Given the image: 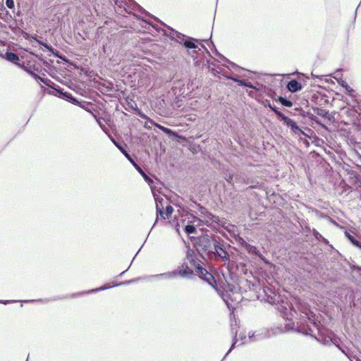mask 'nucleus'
Listing matches in <instances>:
<instances>
[{
  "label": "nucleus",
  "instance_id": "obj_1",
  "mask_svg": "<svg viewBox=\"0 0 361 361\" xmlns=\"http://www.w3.org/2000/svg\"><path fill=\"white\" fill-rule=\"evenodd\" d=\"M299 310L302 314H304L311 324L317 329L319 338H317L315 335L312 334V329L309 325L301 326L297 328L296 332L302 334L306 336H310L317 341L321 342L324 345H329L331 343L337 345L338 341L335 334L331 331L329 334H325L324 330L321 328L319 323L317 321L315 314L310 309L307 305H300Z\"/></svg>",
  "mask_w": 361,
  "mask_h": 361
},
{
  "label": "nucleus",
  "instance_id": "obj_2",
  "mask_svg": "<svg viewBox=\"0 0 361 361\" xmlns=\"http://www.w3.org/2000/svg\"><path fill=\"white\" fill-rule=\"evenodd\" d=\"M179 276L185 279H193L195 274L192 269H190L186 262H183L181 265L178 266L176 269L150 276H145L144 279L149 280L150 279H173Z\"/></svg>",
  "mask_w": 361,
  "mask_h": 361
},
{
  "label": "nucleus",
  "instance_id": "obj_3",
  "mask_svg": "<svg viewBox=\"0 0 361 361\" xmlns=\"http://www.w3.org/2000/svg\"><path fill=\"white\" fill-rule=\"evenodd\" d=\"M231 246L226 242L221 237L216 238V243L212 250L209 259L218 261L221 259L224 262L229 263L231 262L230 250Z\"/></svg>",
  "mask_w": 361,
  "mask_h": 361
},
{
  "label": "nucleus",
  "instance_id": "obj_4",
  "mask_svg": "<svg viewBox=\"0 0 361 361\" xmlns=\"http://www.w3.org/2000/svg\"><path fill=\"white\" fill-rule=\"evenodd\" d=\"M279 296H277L276 301L274 305L275 309L281 313L282 317L288 321L285 325L286 331H295L297 329H295V324L291 319L293 316L292 311H293L292 305L288 301L279 300ZM294 312L295 311L294 310Z\"/></svg>",
  "mask_w": 361,
  "mask_h": 361
},
{
  "label": "nucleus",
  "instance_id": "obj_5",
  "mask_svg": "<svg viewBox=\"0 0 361 361\" xmlns=\"http://www.w3.org/2000/svg\"><path fill=\"white\" fill-rule=\"evenodd\" d=\"M217 237L218 235L212 233L209 235L202 234L197 237L195 243L197 251L209 259Z\"/></svg>",
  "mask_w": 361,
  "mask_h": 361
},
{
  "label": "nucleus",
  "instance_id": "obj_6",
  "mask_svg": "<svg viewBox=\"0 0 361 361\" xmlns=\"http://www.w3.org/2000/svg\"><path fill=\"white\" fill-rule=\"evenodd\" d=\"M142 15H145L144 17H137L138 19H140L142 20V21L147 23V24H149V25H151L152 27H154V29L156 30H158V27L157 25L155 24H153L149 19H147L146 17H149L151 18H153L157 21H159V23H161L162 25H164V26H166L169 30V33H167L166 35L171 39H174L176 40L178 43L180 44V41H183V40H185V39L187 37L186 35L180 33V32L178 31H176L174 29L171 28V27L166 25V24H164L163 22H161L160 20H159L157 17L154 16L153 15L150 14L149 15H147L146 13H142Z\"/></svg>",
  "mask_w": 361,
  "mask_h": 361
},
{
  "label": "nucleus",
  "instance_id": "obj_7",
  "mask_svg": "<svg viewBox=\"0 0 361 361\" xmlns=\"http://www.w3.org/2000/svg\"><path fill=\"white\" fill-rule=\"evenodd\" d=\"M117 6L123 7L124 10L129 13H134L135 17H138L140 14L146 13L149 15V13L144 9L134 0H113Z\"/></svg>",
  "mask_w": 361,
  "mask_h": 361
},
{
  "label": "nucleus",
  "instance_id": "obj_8",
  "mask_svg": "<svg viewBox=\"0 0 361 361\" xmlns=\"http://www.w3.org/2000/svg\"><path fill=\"white\" fill-rule=\"evenodd\" d=\"M140 279H141V278L138 277V278H136V279H133L127 280V281H122V282H120V283H113L112 286H110V285L106 283V284H104L103 286H100L99 288H94V289H92V290H90L81 291V292L73 293V294L71 295L70 297L71 298H76V297L81 296V295H82L84 294H87V293H97V292H99V291H102V290H104L111 288L112 287H117V286H127V285H130V284L136 283V282L139 281Z\"/></svg>",
  "mask_w": 361,
  "mask_h": 361
},
{
  "label": "nucleus",
  "instance_id": "obj_9",
  "mask_svg": "<svg viewBox=\"0 0 361 361\" xmlns=\"http://www.w3.org/2000/svg\"><path fill=\"white\" fill-rule=\"evenodd\" d=\"M196 272L198 276L211 287L216 290L217 282L214 276L204 269L200 264H197L196 267Z\"/></svg>",
  "mask_w": 361,
  "mask_h": 361
},
{
  "label": "nucleus",
  "instance_id": "obj_10",
  "mask_svg": "<svg viewBox=\"0 0 361 361\" xmlns=\"http://www.w3.org/2000/svg\"><path fill=\"white\" fill-rule=\"evenodd\" d=\"M281 121L288 128L290 129V130L295 135H303L306 137H308L305 133L302 130V129L298 126L296 122L291 119L290 118L286 116L284 114L281 115V116L279 118Z\"/></svg>",
  "mask_w": 361,
  "mask_h": 361
},
{
  "label": "nucleus",
  "instance_id": "obj_11",
  "mask_svg": "<svg viewBox=\"0 0 361 361\" xmlns=\"http://www.w3.org/2000/svg\"><path fill=\"white\" fill-rule=\"evenodd\" d=\"M239 243L240 244L241 247L246 250V251L248 253L258 257L263 262H267V259L264 257V255L261 254L260 251L257 249V247L249 244L245 240H244L242 238H240Z\"/></svg>",
  "mask_w": 361,
  "mask_h": 361
},
{
  "label": "nucleus",
  "instance_id": "obj_12",
  "mask_svg": "<svg viewBox=\"0 0 361 361\" xmlns=\"http://www.w3.org/2000/svg\"><path fill=\"white\" fill-rule=\"evenodd\" d=\"M56 88V92L60 98L65 99L67 102L75 105L82 106L80 105V102H79V100L75 97H74L71 93L65 91L63 88L61 87H57Z\"/></svg>",
  "mask_w": 361,
  "mask_h": 361
},
{
  "label": "nucleus",
  "instance_id": "obj_13",
  "mask_svg": "<svg viewBox=\"0 0 361 361\" xmlns=\"http://www.w3.org/2000/svg\"><path fill=\"white\" fill-rule=\"evenodd\" d=\"M197 42L198 39L187 36L185 40L180 41V44H182L187 49H193V52L197 54V51L196 49L198 48Z\"/></svg>",
  "mask_w": 361,
  "mask_h": 361
},
{
  "label": "nucleus",
  "instance_id": "obj_14",
  "mask_svg": "<svg viewBox=\"0 0 361 361\" xmlns=\"http://www.w3.org/2000/svg\"><path fill=\"white\" fill-rule=\"evenodd\" d=\"M286 88L292 93H296L302 89L301 83L295 79H292L287 82Z\"/></svg>",
  "mask_w": 361,
  "mask_h": 361
},
{
  "label": "nucleus",
  "instance_id": "obj_15",
  "mask_svg": "<svg viewBox=\"0 0 361 361\" xmlns=\"http://www.w3.org/2000/svg\"><path fill=\"white\" fill-rule=\"evenodd\" d=\"M262 290L266 296L265 300L270 304H274L277 298L271 288L265 286L262 288Z\"/></svg>",
  "mask_w": 361,
  "mask_h": 361
},
{
  "label": "nucleus",
  "instance_id": "obj_16",
  "mask_svg": "<svg viewBox=\"0 0 361 361\" xmlns=\"http://www.w3.org/2000/svg\"><path fill=\"white\" fill-rule=\"evenodd\" d=\"M299 115L303 118L307 117L310 120L313 121L314 123L324 127L323 124H322L321 121L312 113L310 111H305V110L300 109L299 111Z\"/></svg>",
  "mask_w": 361,
  "mask_h": 361
},
{
  "label": "nucleus",
  "instance_id": "obj_17",
  "mask_svg": "<svg viewBox=\"0 0 361 361\" xmlns=\"http://www.w3.org/2000/svg\"><path fill=\"white\" fill-rule=\"evenodd\" d=\"M312 109L314 112V114H317V116H321L322 118H326L329 121H331L332 116L330 115L329 111L319 108V107H312Z\"/></svg>",
  "mask_w": 361,
  "mask_h": 361
},
{
  "label": "nucleus",
  "instance_id": "obj_18",
  "mask_svg": "<svg viewBox=\"0 0 361 361\" xmlns=\"http://www.w3.org/2000/svg\"><path fill=\"white\" fill-rule=\"evenodd\" d=\"M25 39H32L36 41L39 45L43 46L48 51H52L54 50V47L49 44L47 42H43L37 39V35L31 36L30 35L26 33L25 36Z\"/></svg>",
  "mask_w": 361,
  "mask_h": 361
},
{
  "label": "nucleus",
  "instance_id": "obj_19",
  "mask_svg": "<svg viewBox=\"0 0 361 361\" xmlns=\"http://www.w3.org/2000/svg\"><path fill=\"white\" fill-rule=\"evenodd\" d=\"M186 258L189 262L195 267L197 266V264H200L199 259L197 258L195 252L190 249H188L186 252Z\"/></svg>",
  "mask_w": 361,
  "mask_h": 361
},
{
  "label": "nucleus",
  "instance_id": "obj_20",
  "mask_svg": "<svg viewBox=\"0 0 361 361\" xmlns=\"http://www.w3.org/2000/svg\"><path fill=\"white\" fill-rule=\"evenodd\" d=\"M207 218L209 219L212 223H215L216 225L219 226H224L226 223V220L224 218H219V216L213 214L212 212L208 214Z\"/></svg>",
  "mask_w": 361,
  "mask_h": 361
},
{
  "label": "nucleus",
  "instance_id": "obj_21",
  "mask_svg": "<svg viewBox=\"0 0 361 361\" xmlns=\"http://www.w3.org/2000/svg\"><path fill=\"white\" fill-rule=\"evenodd\" d=\"M36 81H37L38 82H42V83L44 84L46 86L54 89L56 92V89H57L56 87H59V85L55 84L54 82H52L51 80L46 78H42L40 76H39L37 78V80Z\"/></svg>",
  "mask_w": 361,
  "mask_h": 361
},
{
  "label": "nucleus",
  "instance_id": "obj_22",
  "mask_svg": "<svg viewBox=\"0 0 361 361\" xmlns=\"http://www.w3.org/2000/svg\"><path fill=\"white\" fill-rule=\"evenodd\" d=\"M157 128L161 130L164 133L167 135L168 136L171 137H177L178 136V134L175 130H173L171 128H166L165 126H163L161 125L158 124Z\"/></svg>",
  "mask_w": 361,
  "mask_h": 361
},
{
  "label": "nucleus",
  "instance_id": "obj_23",
  "mask_svg": "<svg viewBox=\"0 0 361 361\" xmlns=\"http://www.w3.org/2000/svg\"><path fill=\"white\" fill-rule=\"evenodd\" d=\"M5 59L13 63H16L19 61V57L17 54L11 52V51H6L5 54Z\"/></svg>",
  "mask_w": 361,
  "mask_h": 361
},
{
  "label": "nucleus",
  "instance_id": "obj_24",
  "mask_svg": "<svg viewBox=\"0 0 361 361\" xmlns=\"http://www.w3.org/2000/svg\"><path fill=\"white\" fill-rule=\"evenodd\" d=\"M264 106L269 107L277 116L278 119L283 114L278 107L271 104L269 100L266 101Z\"/></svg>",
  "mask_w": 361,
  "mask_h": 361
},
{
  "label": "nucleus",
  "instance_id": "obj_25",
  "mask_svg": "<svg viewBox=\"0 0 361 361\" xmlns=\"http://www.w3.org/2000/svg\"><path fill=\"white\" fill-rule=\"evenodd\" d=\"M23 70L27 73L31 77H32L35 80H37V78L39 75L36 73V71H37V69L35 68V66H24Z\"/></svg>",
  "mask_w": 361,
  "mask_h": 361
},
{
  "label": "nucleus",
  "instance_id": "obj_26",
  "mask_svg": "<svg viewBox=\"0 0 361 361\" xmlns=\"http://www.w3.org/2000/svg\"><path fill=\"white\" fill-rule=\"evenodd\" d=\"M312 233L317 240L321 241L325 245H329V240L325 238L321 233H319V231H317L315 228H312Z\"/></svg>",
  "mask_w": 361,
  "mask_h": 361
},
{
  "label": "nucleus",
  "instance_id": "obj_27",
  "mask_svg": "<svg viewBox=\"0 0 361 361\" xmlns=\"http://www.w3.org/2000/svg\"><path fill=\"white\" fill-rule=\"evenodd\" d=\"M276 101L286 107H291L293 104V102L286 97L279 96Z\"/></svg>",
  "mask_w": 361,
  "mask_h": 361
},
{
  "label": "nucleus",
  "instance_id": "obj_28",
  "mask_svg": "<svg viewBox=\"0 0 361 361\" xmlns=\"http://www.w3.org/2000/svg\"><path fill=\"white\" fill-rule=\"evenodd\" d=\"M213 47H214V53L218 56H220L221 59H223L224 60H225L229 65L231 68H239V66L235 64V63L229 61L228 59H227L225 56H224L222 54H221L218 51L217 49H216L214 44H213V42H212Z\"/></svg>",
  "mask_w": 361,
  "mask_h": 361
},
{
  "label": "nucleus",
  "instance_id": "obj_29",
  "mask_svg": "<svg viewBox=\"0 0 361 361\" xmlns=\"http://www.w3.org/2000/svg\"><path fill=\"white\" fill-rule=\"evenodd\" d=\"M135 169L137 171V172L142 176V178L145 179V180L148 183L150 184L153 183L152 179L149 177L147 173L145 172V171L140 167V165H138Z\"/></svg>",
  "mask_w": 361,
  "mask_h": 361
},
{
  "label": "nucleus",
  "instance_id": "obj_30",
  "mask_svg": "<svg viewBox=\"0 0 361 361\" xmlns=\"http://www.w3.org/2000/svg\"><path fill=\"white\" fill-rule=\"evenodd\" d=\"M236 271L241 274L246 275L247 274V264L243 262H240L236 264Z\"/></svg>",
  "mask_w": 361,
  "mask_h": 361
},
{
  "label": "nucleus",
  "instance_id": "obj_31",
  "mask_svg": "<svg viewBox=\"0 0 361 361\" xmlns=\"http://www.w3.org/2000/svg\"><path fill=\"white\" fill-rule=\"evenodd\" d=\"M339 84L342 87L345 88L346 93L348 95H350V96L353 95L355 90L350 85H348V84L345 81L342 80V81L339 82Z\"/></svg>",
  "mask_w": 361,
  "mask_h": 361
},
{
  "label": "nucleus",
  "instance_id": "obj_32",
  "mask_svg": "<svg viewBox=\"0 0 361 361\" xmlns=\"http://www.w3.org/2000/svg\"><path fill=\"white\" fill-rule=\"evenodd\" d=\"M192 203L197 205L198 210L201 213L203 216L207 217L208 214L210 213L204 206L200 204H198L195 200H192Z\"/></svg>",
  "mask_w": 361,
  "mask_h": 361
},
{
  "label": "nucleus",
  "instance_id": "obj_33",
  "mask_svg": "<svg viewBox=\"0 0 361 361\" xmlns=\"http://www.w3.org/2000/svg\"><path fill=\"white\" fill-rule=\"evenodd\" d=\"M156 209H157V219L155 220V222H154L152 228L157 223L159 217H160L161 219H164V220L166 219L165 216H164V213L163 209L160 208L157 203L156 204Z\"/></svg>",
  "mask_w": 361,
  "mask_h": 361
},
{
  "label": "nucleus",
  "instance_id": "obj_34",
  "mask_svg": "<svg viewBox=\"0 0 361 361\" xmlns=\"http://www.w3.org/2000/svg\"><path fill=\"white\" fill-rule=\"evenodd\" d=\"M184 231L188 234H195L197 233V228L193 224H188L184 227Z\"/></svg>",
  "mask_w": 361,
  "mask_h": 361
},
{
  "label": "nucleus",
  "instance_id": "obj_35",
  "mask_svg": "<svg viewBox=\"0 0 361 361\" xmlns=\"http://www.w3.org/2000/svg\"><path fill=\"white\" fill-rule=\"evenodd\" d=\"M56 58L60 59L66 63H70L69 59L64 55L60 54V52L54 48L52 51H50Z\"/></svg>",
  "mask_w": 361,
  "mask_h": 361
},
{
  "label": "nucleus",
  "instance_id": "obj_36",
  "mask_svg": "<svg viewBox=\"0 0 361 361\" xmlns=\"http://www.w3.org/2000/svg\"><path fill=\"white\" fill-rule=\"evenodd\" d=\"M238 322L236 319L234 320V322H231V332L233 335V338H237L238 335Z\"/></svg>",
  "mask_w": 361,
  "mask_h": 361
},
{
  "label": "nucleus",
  "instance_id": "obj_37",
  "mask_svg": "<svg viewBox=\"0 0 361 361\" xmlns=\"http://www.w3.org/2000/svg\"><path fill=\"white\" fill-rule=\"evenodd\" d=\"M111 140L114 143V145L120 150V152L123 154L125 151H127L121 142H116L114 138L111 137Z\"/></svg>",
  "mask_w": 361,
  "mask_h": 361
},
{
  "label": "nucleus",
  "instance_id": "obj_38",
  "mask_svg": "<svg viewBox=\"0 0 361 361\" xmlns=\"http://www.w3.org/2000/svg\"><path fill=\"white\" fill-rule=\"evenodd\" d=\"M123 155L132 164V165L135 167V169L139 165L137 164V162L135 161V159L130 156V154L128 153V151H125V153L123 154Z\"/></svg>",
  "mask_w": 361,
  "mask_h": 361
},
{
  "label": "nucleus",
  "instance_id": "obj_39",
  "mask_svg": "<svg viewBox=\"0 0 361 361\" xmlns=\"http://www.w3.org/2000/svg\"><path fill=\"white\" fill-rule=\"evenodd\" d=\"M237 342H238L237 338H233L232 344H231L229 350H228V352L226 353V355L222 360H224L226 358V357L235 348V345H236Z\"/></svg>",
  "mask_w": 361,
  "mask_h": 361
},
{
  "label": "nucleus",
  "instance_id": "obj_40",
  "mask_svg": "<svg viewBox=\"0 0 361 361\" xmlns=\"http://www.w3.org/2000/svg\"><path fill=\"white\" fill-rule=\"evenodd\" d=\"M259 86L260 85L259 84H257V85H255L252 82H247V81L245 82V87L255 90L256 91H259V90H260Z\"/></svg>",
  "mask_w": 361,
  "mask_h": 361
},
{
  "label": "nucleus",
  "instance_id": "obj_41",
  "mask_svg": "<svg viewBox=\"0 0 361 361\" xmlns=\"http://www.w3.org/2000/svg\"><path fill=\"white\" fill-rule=\"evenodd\" d=\"M173 211H174V209H173V207L170 204H168L165 209V212H166V215L167 216V217L171 216V215L172 214Z\"/></svg>",
  "mask_w": 361,
  "mask_h": 361
},
{
  "label": "nucleus",
  "instance_id": "obj_42",
  "mask_svg": "<svg viewBox=\"0 0 361 361\" xmlns=\"http://www.w3.org/2000/svg\"><path fill=\"white\" fill-rule=\"evenodd\" d=\"M233 81L236 82L239 86L245 87V80L239 79L237 76L234 77Z\"/></svg>",
  "mask_w": 361,
  "mask_h": 361
},
{
  "label": "nucleus",
  "instance_id": "obj_43",
  "mask_svg": "<svg viewBox=\"0 0 361 361\" xmlns=\"http://www.w3.org/2000/svg\"><path fill=\"white\" fill-rule=\"evenodd\" d=\"M233 81L236 82L239 86L245 87V80L239 79L237 76L234 77Z\"/></svg>",
  "mask_w": 361,
  "mask_h": 361
},
{
  "label": "nucleus",
  "instance_id": "obj_44",
  "mask_svg": "<svg viewBox=\"0 0 361 361\" xmlns=\"http://www.w3.org/2000/svg\"><path fill=\"white\" fill-rule=\"evenodd\" d=\"M6 6L9 9H13L15 7L14 0H6Z\"/></svg>",
  "mask_w": 361,
  "mask_h": 361
},
{
  "label": "nucleus",
  "instance_id": "obj_45",
  "mask_svg": "<svg viewBox=\"0 0 361 361\" xmlns=\"http://www.w3.org/2000/svg\"><path fill=\"white\" fill-rule=\"evenodd\" d=\"M354 246H355L356 247L359 248V247L361 245V240H358L356 238H353V240H351L350 242Z\"/></svg>",
  "mask_w": 361,
  "mask_h": 361
},
{
  "label": "nucleus",
  "instance_id": "obj_46",
  "mask_svg": "<svg viewBox=\"0 0 361 361\" xmlns=\"http://www.w3.org/2000/svg\"><path fill=\"white\" fill-rule=\"evenodd\" d=\"M351 269H353V271H356L359 276L361 277V267H358V266H356V265H353Z\"/></svg>",
  "mask_w": 361,
  "mask_h": 361
},
{
  "label": "nucleus",
  "instance_id": "obj_47",
  "mask_svg": "<svg viewBox=\"0 0 361 361\" xmlns=\"http://www.w3.org/2000/svg\"><path fill=\"white\" fill-rule=\"evenodd\" d=\"M221 75L226 78V79L228 80H233V78L235 76H232L231 75H229L228 73H226L224 70L223 71V73H221Z\"/></svg>",
  "mask_w": 361,
  "mask_h": 361
},
{
  "label": "nucleus",
  "instance_id": "obj_48",
  "mask_svg": "<svg viewBox=\"0 0 361 361\" xmlns=\"http://www.w3.org/2000/svg\"><path fill=\"white\" fill-rule=\"evenodd\" d=\"M197 226H202V225H206L208 227L213 228V226L211 223H209L208 221H203V222H197Z\"/></svg>",
  "mask_w": 361,
  "mask_h": 361
},
{
  "label": "nucleus",
  "instance_id": "obj_49",
  "mask_svg": "<svg viewBox=\"0 0 361 361\" xmlns=\"http://www.w3.org/2000/svg\"><path fill=\"white\" fill-rule=\"evenodd\" d=\"M345 235L350 242H351V240H353V238H355L348 231L345 232Z\"/></svg>",
  "mask_w": 361,
  "mask_h": 361
},
{
  "label": "nucleus",
  "instance_id": "obj_50",
  "mask_svg": "<svg viewBox=\"0 0 361 361\" xmlns=\"http://www.w3.org/2000/svg\"><path fill=\"white\" fill-rule=\"evenodd\" d=\"M190 216L192 217V221L193 222H203L202 220H201L200 219H199L198 217L195 216V215H193L192 214H190Z\"/></svg>",
  "mask_w": 361,
  "mask_h": 361
},
{
  "label": "nucleus",
  "instance_id": "obj_51",
  "mask_svg": "<svg viewBox=\"0 0 361 361\" xmlns=\"http://www.w3.org/2000/svg\"><path fill=\"white\" fill-rule=\"evenodd\" d=\"M13 302H16L15 300H0V303L4 305H8Z\"/></svg>",
  "mask_w": 361,
  "mask_h": 361
},
{
  "label": "nucleus",
  "instance_id": "obj_52",
  "mask_svg": "<svg viewBox=\"0 0 361 361\" xmlns=\"http://www.w3.org/2000/svg\"><path fill=\"white\" fill-rule=\"evenodd\" d=\"M223 71H224V70L218 71V70L214 69V70L213 71V74H214V75H217V74H221V73H223Z\"/></svg>",
  "mask_w": 361,
  "mask_h": 361
},
{
  "label": "nucleus",
  "instance_id": "obj_53",
  "mask_svg": "<svg viewBox=\"0 0 361 361\" xmlns=\"http://www.w3.org/2000/svg\"><path fill=\"white\" fill-rule=\"evenodd\" d=\"M248 336H249L250 339H252L253 338H255V333L249 332L248 333Z\"/></svg>",
  "mask_w": 361,
  "mask_h": 361
},
{
  "label": "nucleus",
  "instance_id": "obj_54",
  "mask_svg": "<svg viewBox=\"0 0 361 361\" xmlns=\"http://www.w3.org/2000/svg\"><path fill=\"white\" fill-rule=\"evenodd\" d=\"M141 118H146V116L142 113L140 111L138 110V114H137Z\"/></svg>",
  "mask_w": 361,
  "mask_h": 361
},
{
  "label": "nucleus",
  "instance_id": "obj_55",
  "mask_svg": "<svg viewBox=\"0 0 361 361\" xmlns=\"http://www.w3.org/2000/svg\"><path fill=\"white\" fill-rule=\"evenodd\" d=\"M96 119H97V121L98 124L99 125V126L103 129L104 128V126L102 123V122L98 118H96Z\"/></svg>",
  "mask_w": 361,
  "mask_h": 361
},
{
  "label": "nucleus",
  "instance_id": "obj_56",
  "mask_svg": "<svg viewBox=\"0 0 361 361\" xmlns=\"http://www.w3.org/2000/svg\"><path fill=\"white\" fill-rule=\"evenodd\" d=\"M336 346H337V348H338V349H340V350H341V352H342L343 353H344V354H345V356H348V354H347V353H345V352L344 351V350H343V349L340 347L339 344H337V345H336Z\"/></svg>",
  "mask_w": 361,
  "mask_h": 361
},
{
  "label": "nucleus",
  "instance_id": "obj_57",
  "mask_svg": "<svg viewBox=\"0 0 361 361\" xmlns=\"http://www.w3.org/2000/svg\"><path fill=\"white\" fill-rule=\"evenodd\" d=\"M336 346H337V348H338V349H340V350H341V352H342L343 353H344V354H345V356H348V354H347V353H345V352L344 351V350H343V349L340 347L339 344H337V345H336Z\"/></svg>",
  "mask_w": 361,
  "mask_h": 361
},
{
  "label": "nucleus",
  "instance_id": "obj_58",
  "mask_svg": "<svg viewBox=\"0 0 361 361\" xmlns=\"http://www.w3.org/2000/svg\"><path fill=\"white\" fill-rule=\"evenodd\" d=\"M36 301H42V300H24L23 302H36Z\"/></svg>",
  "mask_w": 361,
  "mask_h": 361
},
{
  "label": "nucleus",
  "instance_id": "obj_59",
  "mask_svg": "<svg viewBox=\"0 0 361 361\" xmlns=\"http://www.w3.org/2000/svg\"><path fill=\"white\" fill-rule=\"evenodd\" d=\"M40 60L42 61V63L46 66H49V63L47 61L44 60V59H40Z\"/></svg>",
  "mask_w": 361,
  "mask_h": 361
},
{
  "label": "nucleus",
  "instance_id": "obj_60",
  "mask_svg": "<svg viewBox=\"0 0 361 361\" xmlns=\"http://www.w3.org/2000/svg\"><path fill=\"white\" fill-rule=\"evenodd\" d=\"M129 268H130V266L128 267V269L126 270H125L123 272H121L118 276H123V274L129 269Z\"/></svg>",
  "mask_w": 361,
  "mask_h": 361
},
{
  "label": "nucleus",
  "instance_id": "obj_61",
  "mask_svg": "<svg viewBox=\"0 0 361 361\" xmlns=\"http://www.w3.org/2000/svg\"><path fill=\"white\" fill-rule=\"evenodd\" d=\"M200 44H201V46H202V49H204L207 51V53H208V54H209V51H208V49H207V47H206L203 44H202V43H200Z\"/></svg>",
  "mask_w": 361,
  "mask_h": 361
},
{
  "label": "nucleus",
  "instance_id": "obj_62",
  "mask_svg": "<svg viewBox=\"0 0 361 361\" xmlns=\"http://www.w3.org/2000/svg\"><path fill=\"white\" fill-rule=\"evenodd\" d=\"M245 337H246V336H245V334H240V339H241V340L245 339Z\"/></svg>",
  "mask_w": 361,
  "mask_h": 361
},
{
  "label": "nucleus",
  "instance_id": "obj_63",
  "mask_svg": "<svg viewBox=\"0 0 361 361\" xmlns=\"http://www.w3.org/2000/svg\"><path fill=\"white\" fill-rule=\"evenodd\" d=\"M357 11V8H356V10H355V17H354V20H353V23H355V20H356Z\"/></svg>",
  "mask_w": 361,
  "mask_h": 361
},
{
  "label": "nucleus",
  "instance_id": "obj_64",
  "mask_svg": "<svg viewBox=\"0 0 361 361\" xmlns=\"http://www.w3.org/2000/svg\"><path fill=\"white\" fill-rule=\"evenodd\" d=\"M247 94H248V95H249V96L252 97V94H253V92H252V91H249V92L247 91Z\"/></svg>",
  "mask_w": 361,
  "mask_h": 361
}]
</instances>
